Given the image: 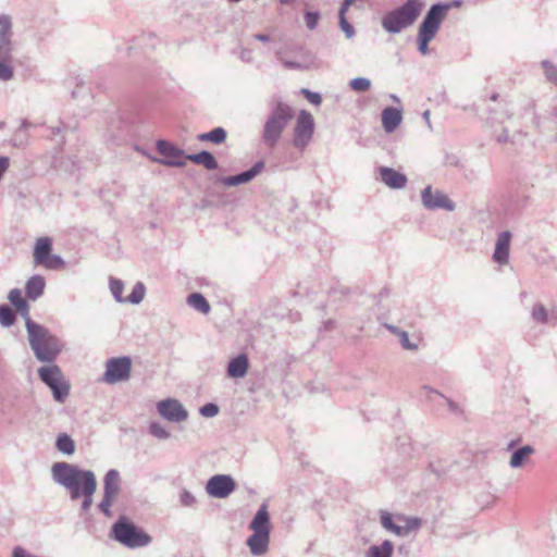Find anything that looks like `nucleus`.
<instances>
[{
  "label": "nucleus",
  "instance_id": "obj_51",
  "mask_svg": "<svg viewBox=\"0 0 557 557\" xmlns=\"http://www.w3.org/2000/svg\"><path fill=\"white\" fill-rule=\"evenodd\" d=\"M462 4V0H453L450 2L443 3L444 7H446V14L450 9L459 8Z\"/></svg>",
  "mask_w": 557,
  "mask_h": 557
},
{
  "label": "nucleus",
  "instance_id": "obj_6",
  "mask_svg": "<svg viewBox=\"0 0 557 557\" xmlns=\"http://www.w3.org/2000/svg\"><path fill=\"white\" fill-rule=\"evenodd\" d=\"M112 537L128 548L145 547L151 542V536L122 516L112 525Z\"/></svg>",
  "mask_w": 557,
  "mask_h": 557
},
{
  "label": "nucleus",
  "instance_id": "obj_25",
  "mask_svg": "<svg viewBox=\"0 0 557 557\" xmlns=\"http://www.w3.org/2000/svg\"><path fill=\"white\" fill-rule=\"evenodd\" d=\"M186 160H189L196 164H201L209 171L218 169V161L215 157L207 150H202L198 153L187 154Z\"/></svg>",
  "mask_w": 557,
  "mask_h": 557
},
{
  "label": "nucleus",
  "instance_id": "obj_43",
  "mask_svg": "<svg viewBox=\"0 0 557 557\" xmlns=\"http://www.w3.org/2000/svg\"><path fill=\"white\" fill-rule=\"evenodd\" d=\"M546 78L557 85V67L549 61L542 62Z\"/></svg>",
  "mask_w": 557,
  "mask_h": 557
},
{
  "label": "nucleus",
  "instance_id": "obj_62",
  "mask_svg": "<svg viewBox=\"0 0 557 557\" xmlns=\"http://www.w3.org/2000/svg\"><path fill=\"white\" fill-rule=\"evenodd\" d=\"M424 388H425V389H428V391H430V392H431V393H433V394L440 395L436 391H433V389H431V388H429V387H424Z\"/></svg>",
  "mask_w": 557,
  "mask_h": 557
},
{
  "label": "nucleus",
  "instance_id": "obj_34",
  "mask_svg": "<svg viewBox=\"0 0 557 557\" xmlns=\"http://www.w3.org/2000/svg\"><path fill=\"white\" fill-rule=\"evenodd\" d=\"M109 285H110L111 294L113 295L114 299L117 302H126L125 298H123V296H122L123 289H124L123 282L119 278L111 276L109 280Z\"/></svg>",
  "mask_w": 557,
  "mask_h": 557
},
{
  "label": "nucleus",
  "instance_id": "obj_15",
  "mask_svg": "<svg viewBox=\"0 0 557 557\" xmlns=\"http://www.w3.org/2000/svg\"><path fill=\"white\" fill-rule=\"evenodd\" d=\"M422 205L428 210L445 209L447 211L455 210V203L441 190H433L432 186H426L421 191Z\"/></svg>",
  "mask_w": 557,
  "mask_h": 557
},
{
  "label": "nucleus",
  "instance_id": "obj_17",
  "mask_svg": "<svg viewBox=\"0 0 557 557\" xmlns=\"http://www.w3.org/2000/svg\"><path fill=\"white\" fill-rule=\"evenodd\" d=\"M381 524L384 529L397 536H406L411 530L419 528L420 521L418 519H410L405 527L397 525L394 523L392 515L387 511H383L381 513Z\"/></svg>",
  "mask_w": 557,
  "mask_h": 557
},
{
  "label": "nucleus",
  "instance_id": "obj_27",
  "mask_svg": "<svg viewBox=\"0 0 557 557\" xmlns=\"http://www.w3.org/2000/svg\"><path fill=\"white\" fill-rule=\"evenodd\" d=\"M8 299L15 307L17 312H20L26 319L29 318V306L27 301L22 297V292L18 288L11 289L8 295Z\"/></svg>",
  "mask_w": 557,
  "mask_h": 557
},
{
  "label": "nucleus",
  "instance_id": "obj_46",
  "mask_svg": "<svg viewBox=\"0 0 557 557\" xmlns=\"http://www.w3.org/2000/svg\"><path fill=\"white\" fill-rule=\"evenodd\" d=\"M180 503L184 507H191L196 503V497L187 490H183L180 494Z\"/></svg>",
  "mask_w": 557,
  "mask_h": 557
},
{
  "label": "nucleus",
  "instance_id": "obj_58",
  "mask_svg": "<svg viewBox=\"0 0 557 557\" xmlns=\"http://www.w3.org/2000/svg\"><path fill=\"white\" fill-rule=\"evenodd\" d=\"M518 441H511L509 444H508V447L507 449L510 450L512 449L516 445H517Z\"/></svg>",
  "mask_w": 557,
  "mask_h": 557
},
{
  "label": "nucleus",
  "instance_id": "obj_18",
  "mask_svg": "<svg viewBox=\"0 0 557 557\" xmlns=\"http://www.w3.org/2000/svg\"><path fill=\"white\" fill-rule=\"evenodd\" d=\"M510 240L511 233L509 231H504L497 236L493 260L499 265H506L509 261Z\"/></svg>",
  "mask_w": 557,
  "mask_h": 557
},
{
  "label": "nucleus",
  "instance_id": "obj_31",
  "mask_svg": "<svg viewBox=\"0 0 557 557\" xmlns=\"http://www.w3.org/2000/svg\"><path fill=\"white\" fill-rule=\"evenodd\" d=\"M531 319L539 324H546L549 322V312L543 304L536 302L531 310Z\"/></svg>",
  "mask_w": 557,
  "mask_h": 557
},
{
  "label": "nucleus",
  "instance_id": "obj_19",
  "mask_svg": "<svg viewBox=\"0 0 557 557\" xmlns=\"http://www.w3.org/2000/svg\"><path fill=\"white\" fill-rule=\"evenodd\" d=\"M379 173L381 181L392 189H401L407 184L406 175L392 168L380 166Z\"/></svg>",
  "mask_w": 557,
  "mask_h": 557
},
{
  "label": "nucleus",
  "instance_id": "obj_45",
  "mask_svg": "<svg viewBox=\"0 0 557 557\" xmlns=\"http://www.w3.org/2000/svg\"><path fill=\"white\" fill-rule=\"evenodd\" d=\"M115 499L103 496L101 502L98 505L99 510L108 518H111L113 516V512L111 510V506Z\"/></svg>",
  "mask_w": 557,
  "mask_h": 557
},
{
  "label": "nucleus",
  "instance_id": "obj_14",
  "mask_svg": "<svg viewBox=\"0 0 557 557\" xmlns=\"http://www.w3.org/2000/svg\"><path fill=\"white\" fill-rule=\"evenodd\" d=\"M236 487L231 475L216 474L210 478L206 485L207 493L214 498H226Z\"/></svg>",
  "mask_w": 557,
  "mask_h": 557
},
{
  "label": "nucleus",
  "instance_id": "obj_47",
  "mask_svg": "<svg viewBox=\"0 0 557 557\" xmlns=\"http://www.w3.org/2000/svg\"><path fill=\"white\" fill-rule=\"evenodd\" d=\"M301 94L306 97V99L314 104V106H320L321 102H322V97L319 92H314V91H311L307 88H304L301 89Z\"/></svg>",
  "mask_w": 557,
  "mask_h": 557
},
{
  "label": "nucleus",
  "instance_id": "obj_3",
  "mask_svg": "<svg viewBox=\"0 0 557 557\" xmlns=\"http://www.w3.org/2000/svg\"><path fill=\"white\" fill-rule=\"evenodd\" d=\"M424 8L425 0H406L382 16V28L391 35L399 34L418 21Z\"/></svg>",
  "mask_w": 557,
  "mask_h": 557
},
{
  "label": "nucleus",
  "instance_id": "obj_8",
  "mask_svg": "<svg viewBox=\"0 0 557 557\" xmlns=\"http://www.w3.org/2000/svg\"><path fill=\"white\" fill-rule=\"evenodd\" d=\"M52 242L49 237H39L34 247V262L49 270L64 267V260L59 255H52Z\"/></svg>",
  "mask_w": 557,
  "mask_h": 557
},
{
  "label": "nucleus",
  "instance_id": "obj_26",
  "mask_svg": "<svg viewBox=\"0 0 557 557\" xmlns=\"http://www.w3.org/2000/svg\"><path fill=\"white\" fill-rule=\"evenodd\" d=\"M355 0H344L338 12L339 17V27L345 33L348 39H351L355 36V28L352 25L346 20V12L349 7L354 3Z\"/></svg>",
  "mask_w": 557,
  "mask_h": 557
},
{
  "label": "nucleus",
  "instance_id": "obj_29",
  "mask_svg": "<svg viewBox=\"0 0 557 557\" xmlns=\"http://www.w3.org/2000/svg\"><path fill=\"white\" fill-rule=\"evenodd\" d=\"M187 304L193 307L195 310L208 314L210 312V304L205 298V296L200 293L190 294L187 297Z\"/></svg>",
  "mask_w": 557,
  "mask_h": 557
},
{
  "label": "nucleus",
  "instance_id": "obj_30",
  "mask_svg": "<svg viewBox=\"0 0 557 557\" xmlns=\"http://www.w3.org/2000/svg\"><path fill=\"white\" fill-rule=\"evenodd\" d=\"M57 449L64 455H72L75 451V443L70 435L61 433L55 441Z\"/></svg>",
  "mask_w": 557,
  "mask_h": 557
},
{
  "label": "nucleus",
  "instance_id": "obj_33",
  "mask_svg": "<svg viewBox=\"0 0 557 557\" xmlns=\"http://www.w3.org/2000/svg\"><path fill=\"white\" fill-rule=\"evenodd\" d=\"M146 294V287L144 283L137 282L135 286L133 287L132 293L127 298H125L126 302L138 305L143 301Z\"/></svg>",
  "mask_w": 557,
  "mask_h": 557
},
{
  "label": "nucleus",
  "instance_id": "obj_28",
  "mask_svg": "<svg viewBox=\"0 0 557 557\" xmlns=\"http://www.w3.org/2000/svg\"><path fill=\"white\" fill-rule=\"evenodd\" d=\"M394 545L389 540H385L381 545H372L367 550V557H392Z\"/></svg>",
  "mask_w": 557,
  "mask_h": 557
},
{
  "label": "nucleus",
  "instance_id": "obj_57",
  "mask_svg": "<svg viewBox=\"0 0 557 557\" xmlns=\"http://www.w3.org/2000/svg\"><path fill=\"white\" fill-rule=\"evenodd\" d=\"M197 139H198L199 141H209L208 132H207V133L199 134V135L197 136Z\"/></svg>",
  "mask_w": 557,
  "mask_h": 557
},
{
  "label": "nucleus",
  "instance_id": "obj_56",
  "mask_svg": "<svg viewBox=\"0 0 557 557\" xmlns=\"http://www.w3.org/2000/svg\"><path fill=\"white\" fill-rule=\"evenodd\" d=\"M549 321L557 322V309H552L549 313Z\"/></svg>",
  "mask_w": 557,
  "mask_h": 557
},
{
  "label": "nucleus",
  "instance_id": "obj_21",
  "mask_svg": "<svg viewBox=\"0 0 557 557\" xmlns=\"http://www.w3.org/2000/svg\"><path fill=\"white\" fill-rule=\"evenodd\" d=\"M401 111L396 108H385L382 111V124L386 133H393L401 123Z\"/></svg>",
  "mask_w": 557,
  "mask_h": 557
},
{
  "label": "nucleus",
  "instance_id": "obj_20",
  "mask_svg": "<svg viewBox=\"0 0 557 557\" xmlns=\"http://www.w3.org/2000/svg\"><path fill=\"white\" fill-rule=\"evenodd\" d=\"M121 491L120 473L115 469H110L103 478V496L115 499Z\"/></svg>",
  "mask_w": 557,
  "mask_h": 557
},
{
  "label": "nucleus",
  "instance_id": "obj_42",
  "mask_svg": "<svg viewBox=\"0 0 557 557\" xmlns=\"http://www.w3.org/2000/svg\"><path fill=\"white\" fill-rule=\"evenodd\" d=\"M305 23L308 29L313 30L315 29L319 21H320V13L318 11H308L305 13Z\"/></svg>",
  "mask_w": 557,
  "mask_h": 557
},
{
  "label": "nucleus",
  "instance_id": "obj_13",
  "mask_svg": "<svg viewBox=\"0 0 557 557\" xmlns=\"http://www.w3.org/2000/svg\"><path fill=\"white\" fill-rule=\"evenodd\" d=\"M157 411L163 419L173 423L184 422L188 418V411L175 398L160 400L157 404Z\"/></svg>",
  "mask_w": 557,
  "mask_h": 557
},
{
  "label": "nucleus",
  "instance_id": "obj_36",
  "mask_svg": "<svg viewBox=\"0 0 557 557\" xmlns=\"http://www.w3.org/2000/svg\"><path fill=\"white\" fill-rule=\"evenodd\" d=\"M149 433L159 440H168L171 436L170 432L160 422H151Z\"/></svg>",
  "mask_w": 557,
  "mask_h": 557
},
{
  "label": "nucleus",
  "instance_id": "obj_64",
  "mask_svg": "<svg viewBox=\"0 0 557 557\" xmlns=\"http://www.w3.org/2000/svg\"><path fill=\"white\" fill-rule=\"evenodd\" d=\"M393 100L398 101V98L395 95L391 96Z\"/></svg>",
  "mask_w": 557,
  "mask_h": 557
},
{
  "label": "nucleus",
  "instance_id": "obj_38",
  "mask_svg": "<svg viewBox=\"0 0 557 557\" xmlns=\"http://www.w3.org/2000/svg\"><path fill=\"white\" fill-rule=\"evenodd\" d=\"M13 42L12 40H0V61L12 62Z\"/></svg>",
  "mask_w": 557,
  "mask_h": 557
},
{
  "label": "nucleus",
  "instance_id": "obj_22",
  "mask_svg": "<svg viewBox=\"0 0 557 557\" xmlns=\"http://www.w3.org/2000/svg\"><path fill=\"white\" fill-rule=\"evenodd\" d=\"M45 286L46 282L41 275L30 276L25 284L26 297L30 300H37L42 296Z\"/></svg>",
  "mask_w": 557,
  "mask_h": 557
},
{
  "label": "nucleus",
  "instance_id": "obj_44",
  "mask_svg": "<svg viewBox=\"0 0 557 557\" xmlns=\"http://www.w3.org/2000/svg\"><path fill=\"white\" fill-rule=\"evenodd\" d=\"M219 406L213 403H208L199 409V413L205 418H213L219 413Z\"/></svg>",
  "mask_w": 557,
  "mask_h": 557
},
{
  "label": "nucleus",
  "instance_id": "obj_10",
  "mask_svg": "<svg viewBox=\"0 0 557 557\" xmlns=\"http://www.w3.org/2000/svg\"><path fill=\"white\" fill-rule=\"evenodd\" d=\"M314 131V120L310 112L301 110L294 128L293 145L304 150L312 139Z\"/></svg>",
  "mask_w": 557,
  "mask_h": 557
},
{
  "label": "nucleus",
  "instance_id": "obj_63",
  "mask_svg": "<svg viewBox=\"0 0 557 557\" xmlns=\"http://www.w3.org/2000/svg\"><path fill=\"white\" fill-rule=\"evenodd\" d=\"M423 115L429 121V111H425Z\"/></svg>",
  "mask_w": 557,
  "mask_h": 557
},
{
  "label": "nucleus",
  "instance_id": "obj_48",
  "mask_svg": "<svg viewBox=\"0 0 557 557\" xmlns=\"http://www.w3.org/2000/svg\"><path fill=\"white\" fill-rule=\"evenodd\" d=\"M398 338H399L400 345L404 349L411 350V351H414L418 349V345L412 343L409 339V335L406 331H404Z\"/></svg>",
  "mask_w": 557,
  "mask_h": 557
},
{
  "label": "nucleus",
  "instance_id": "obj_59",
  "mask_svg": "<svg viewBox=\"0 0 557 557\" xmlns=\"http://www.w3.org/2000/svg\"><path fill=\"white\" fill-rule=\"evenodd\" d=\"M507 140V135L506 136H499L498 137V141H506Z\"/></svg>",
  "mask_w": 557,
  "mask_h": 557
},
{
  "label": "nucleus",
  "instance_id": "obj_54",
  "mask_svg": "<svg viewBox=\"0 0 557 557\" xmlns=\"http://www.w3.org/2000/svg\"><path fill=\"white\" fill-rule=\"evenodd\" d=\"M323 326H324V330H326V331L332 330L335 326V321L329 320V321L324 322Z\"/></svg>",
  "mask_w": 557,
  "mask_h": 557
},
{
  "label": "nucleus",
  "instance_id": "obj_50",
  "mask_svg": "<svg viewBox=\"0 0 557 557\" xmlns=\"http://www.w3.org/2000/svg\"><path fill=\"white\" fill-rule=\"evenodd\" d=\"M283 65L286 69H290V70H302V69H305V66L301 63L295 62V61H283Z\"/></svg>",
  "mask_w": 557,
  "mask_h": 557
},
{
  "label": "nucleus",
  "instance_id": "obj_5",
  "mask_svg": "<svg viewBox=\"0 0 557 557\" xmlns=\"http://www.w3.org/2000/svg\"><path fill=\"white\" fill-rule=\"evenodd\" d=\"M293 117L294 112L288 104L284 102H278L276 104L265 121L262 129L261 139L267 147L274 148L277 145L282 133Z\"/></svg>",
  "mask_w": 557,
  "mask_h": 557
},
{
  "label": "nucleus",
  "instance_id": "obj_24",
  "mask_svg": "<svg viewBox=\"0 0 557 557\" xmlns=\"http://www.w3.org/2000/svg\"><path fill=\"white\" fill-rule=\"evenodd\" d=\"M535 449L531 445H524L519 447L518 449L513 450L510 459H509V466L512 469H518L523 467L529 458L534 455Z\"/></svg>",
  "mask_w": 557,
  "mask_h": 557
},
{
  "label": "nucleus",
  "instance_id": "obj_53",
  "mask_svg": "<svg viewBox=\"0 0 557 557\" xmlns=\"http://www.w3.org/2000/svg\"><path fill=\"white\" fill-rule=\"evenodd\" d=\"M253 38L256 40L261 41V42H269L270 41L269 35H265V34H256V35H253Z\"/></svg>",
  "mask_w": 557,
  "mask_h": 557
},
{
  "label": "nucleus",
  "instance_id": "obj_52",
  "mask_svg": "<svg viewBox=\"0 0 557 557\" xmlns=\"http://www.w3.org/2000/svg\"><path fill=\"white\" fill-rule=\"evenodd\" d=\"M384 327L386 330H388L392 334L396 335L397 337L400 336V334L404 332L403 330H400L399 327L393 325V324H388V323H385L384 324Z\"/></svg>",
  "mask_w": 557,
  "mask_h": 557
},
{
  "label": "nucleus",
  "instance_id": "obj_2",
  "mask_svg": "<svg viewBox=\"0 0 557 557\" xmlns=\"http://www.w3.org/2000/svg\"><path fill=\"white\" fill-rule=\"evenodd\" d=\"M29 346L40 362L53 363L62 351L60 339L50 331L27 318L25 322Z\"/></svg>",
  "mask_w": 557,
  "mask_h": 557
},
{
  "label": "nucleus",
  "instance_id": "obj_39",
  "mask_svg": "<svg viewBox=\"0 0 557 557\" xmlns=\"http://www.w3.org/2000/svg\"><path fill=\"white\" fill-rule=\"evenodd\" d=\"M227 133L223 127H215L208 132L209 141L215 145L223 144L226 139Z\"/></svg>",
  "mask_w": 557,
  "mask_h": 557
},
{
  "label": "nucleus",
  "instance_id": "obj_32",
  "mask_svg": "<svg viewBox=\"0 0 557 557\" xmlns=\"http://www.w3.org/2000/svg\"><path fill=\"white\" fill-rule=\"evenodd\" d=\"M0 40H12V20L8 14H0Z\"/></svg>",
  "mask_w": 557,
  "mask_h": 557
},
{
  "label": "nucleus",
  "instance_id": "obj_61",
  "mask_svg": "<svg viewBox=\"0 0 557 557\" xmlns=\"http://www.w3.org/2000/svg\"><path fill=\"white\" fill-rule=\"evenodd\" d=\"M292 0H280L281 3L283 4H287V3H290Z\"/></svg>",
  "mask_w": 557,
  "mask_h": 557
},
{
  "label": "nucleus",
  "instance_id": "obj_9",
  "mask_svg": "<svg viewBox=\"0 0 557 557\" xmlns=\"http://www.w3.org/2000/svg\"><path fill=\"white\" fill-rule=\"evenodd\" d=\"M132 359L127 356L114 357L107 361L103 381L115 384L127 381L131 377Z\"/></svg>",
  "mask_w": 557,
  "mask_h": 557
},
{
  "label": "nucleus",
  "instance_id": "obj_41",
  "mask_svg": "<svg viewBox=\"0 0 557 557\" xmlns=\"http://www.w3.org/2000/svg\"><path fill=\"white\" fill-rule=\"evenodd\" d=\"M349 85L355 91L363 92L370 88L371 82L366 77H357L351 79Z\"/></svg>",
  "mask_w": 557,
  "mask_h": 557
},
{
  "label": "nucleus",
  "instance_id": "obj_35",
  "mask_svg": "<svg viewBox=\"0 0 557 557\" xmlns=\"http://www.w3.org/2000/svg\"><path fill=\"white\" fill-rule=\"evenodd\" d=\"M15 322V313L8 305L0 306V324L11 326Z\"/></svg>",
  "mask_w": 557,
  "mask_h": 557
},
{
  "label": "nucleus",
  "instance_id": "obj_49",
  "mask_svg": "<svg viewBox=\"0 0 557 557\" xmlns=\"http://www.w3.org/2000/svg\"><path fill=\"white\" fill-rule=\"evenodd\" d=\"M239 58L245 62H251L252 61V50L249 48H242Z\"/></svg>",
  "mask_w": 557,
  "mask_h": 557
},
{
  "label": "nucleus",
  "instance_id": "obj_55",
  "mask_svg": "<svg viewBox=\"0 0 557 557\" xmlns=\"http://www.w3.org/2000/svg\"><path fill=\"white\" fill-rule=\"evenodd\" d=\"M446 403L451 411H456L458 409L457 405L451 399L446 398Z\"/></svg>",
  "mask_w": 557,
  "mask_h": 557
},
{
  "label": "nucleus",
  "instance_id": "obj_40",
  "mask_svg": "<svg viewBox=\"0 0 557 557\" xmlns=\"http://www.w3.org/2000/svg\"><path fill=\"white\" fill-rule=\"evenodd\" d=\"M14 76V71L12 66V62L10 61H0V81L8 82L11 81Z\"/></svg>",
  "mask_w": 557,
  "mask_h": 557
},
{
  "label": "nucleus",
  "instance_id": "obj_23",
  "mask_svg": "<svg viewBox=\"0 0 557 557\" xmlns=\"http://www.w3.org/2000/svg\"><path fill=\"white\" fill-rule=\"evenodd\" d=\"M249 362L246 355L233 358L227 366V375L234 379L244 377L248 371Z\"/></svg>",
  "mask_w": 557,
  "mask_h": 557
},
{
  "label": "nucleus",
  "instance_id": "obj_60",
  "mask_svg": "<svg viewBox=\"0 0 557 557\" xmlns=\"http://www.w3.org/2000/svg\"><path fill=\"white\" fill-rule=\"evenodd\" d=\"M72 97L73 98H77L78 97V91H76V90L72 91Z\"/></svg>",
  "mask_w": 557,
  "mask_h": 557
},
{
  "label": "nucleus",
  "instance_id": "obj_11",
  "mask_svg": "<svg viewBox=\"0 0 557 557\" xmlns=\"http://www.w3.org/2000/svg\"><path fill=\"white\" fill-rule=\"evenodd\" d=\"M158 152L162 156L161 159L153 158L152 160L168 166L183 168L186 165L185 152L178 147L174 146L168 140L159 139L156 144Z\"/></svg>",
  "mask_w": 557,
  "mask_h": 557
},
{
  "label": "nucleus",
  "instance_id": "obj_4",
  "mask_svg": "<svg viewBox=\"0 0 557 557\" xmlns=\"http://www.w3.org/2000/svg\"><path fill=\"white\" fill-rule=\"evenodd\" d=\"M252 534L247 539V546L253 556H262L269 550L270 543V515L268 505L263 503L257 510L249 524Z\"/></svg>",
  "mask_w": 557,
  "mask_h": 557
},
{
  "label": "nucleus",
  "instance_id": "obj_1",
  "mask_svg": "<svg viewBox=\"0 0 557 557\" xmlns=\"http://www.w3.org/2000/svg\"><path fill=\"white\" fill-rule=\"evenodd\" d=\"M51 476L55 484L64 487L72 500L83 497L82 510L87 511L92 505V495L97 488L96 475L91 470L65 461L55 462L51 467Z\"/></svg>",
  "mask_w": 557,
  "mask_h": 557
},
{
  "label": "nucleus",
  "instance_id": "obj_16",
  "mask_svg": "<svg viewBox=\"0 0 557 557\" xmlns=\"http://www.w3.org/2000/svg\"><path fill=\"white\" fill-rule=\"evenodd\" d=\"M264 168L263 161L256 162L249 170L236 175L220 178V183L226 187L238 186L252 181Z\"/></svg>",
  "mask_w": 557,
  "mask_h": 557
},
{
  "label": "nucleus",
  "instance_id": "obj_37",
  "mask_svg": "<svg viewBox=\"0 0 557 557\" xmlns=\"http://www.w3.org/2000/svg\"><path fill=\"white\" fill-rule=\"evenodd\" d=\"M435 36L422 33L418 30V50L421 54L425 55L429 51V44L434 39Z\"/></svg>",
  "mask_w": 557,
  "mask_h": 557
},
{
  "label": "nucleus",
  "instance_id": "obj_12",
  "mask_svg": "<svg viewBox=\"0 0 557 557\" xmlns=\"http://www.w3.org/2000/svg\"><path fill=\"white\" fill-rule=\"evenodd\" d=\"M446 7L442 2L432 4L422 20L419 32L436 36L443 21L446 18Z\"/></svg>",
  "mask_w": 557,
  "mask_h": 557
},
{
  "label": "nucleus",
  "instance_id": "obj_7",
  "mask_svg": "<svg viewBox=\"0 0 557 557\" xmlns=\"http://www.w3.org/2000/svg\"><path fill=\"white\" fill-rule=\"evenodd\" d=\"M38 376L52 391L54 400L63 404L70 394V383L60 367L54 363L41 367L38 369Z\"/></svg>",
  "mask_w": 557,
  "mask_h": 557
}]
</instances>
